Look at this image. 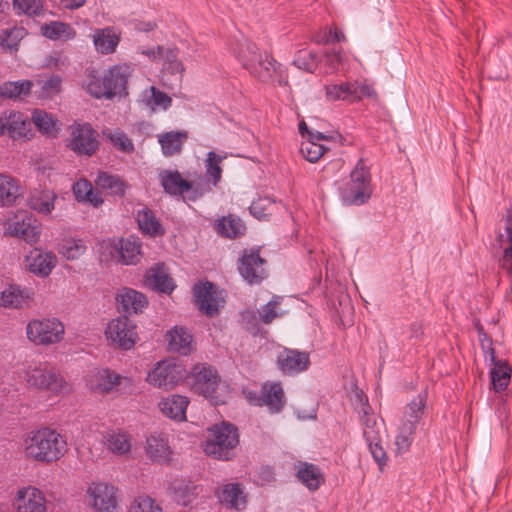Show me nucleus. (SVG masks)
<instances>
[{"mask_svg":"<svg viewBox=\"0 0 512 512\" xmlns=\"http://www.w3.org/2000/svg\"><path fill=\"white\" fill-rule=\"evenodd\" d=\"M127 512H163L159 503L148 495L134 498L127 508Z\"/></svg>","mask_w":512,"mask_h":512,"instance_id":"nucleus-57","label":"nucleus"},{"mask_svg":"<svg viewBox=\"0 0 512 512\" xmlns=\"http://www.w3.org/2000/svg\"><path fill=\"white\" fill-rule=\"evenodd\" d=\"M4 135L9 138L26 142L32 139L33 129L29 117L17 110H7L0 114Z\"/></svg>","mask_w":512,"mask_h":512,"instance_id":"nucleus-17","label":"nucleus"},{"mask_svg":"<svg viewBox=\"0 0 512 512\" xmlns=\"http://www.w3.org/2000/svg\"><path fill=\"white\" fill-rule=\"evenodd\" d=\"M100 250L123 265H136L142 258V242L133 236L105 239L100 243Z\"/></svg>","mask_w":512,"mask_h":512,"instance_id":"nucleus-10","label":"nucleus"},{"mask_svg":"<svg viewBox=\"0 0 512 512\" xmlns=\"http://www.w3.org/2000/svg\"><path fill=\"white\" fill-rule=\"evenodd\" d=\"M242 65L262 82H277L280 86L288 83L285 69L268 54H261L255 44L245 42L236 52Z\"/></svg>","mask_w":512,"mask_h":512,"instance_id":"nucleus-3","label":"nucleus"},{"mask_svg":"<svg viewBox=\"0 0 512 512\" xmlns=\"http://www.w3.org/2000/svg\"><path fill=\"white\" fill-rule=\"evenodd\" d=\"M104 335L111 347L121 350L132 349L138 341L137 326L126 316L110 320Z\"/></svg>","mask_w":512,"mask_h":512,"instance_id":"nucleus-13","label":"nucleus"},{"mask_svg":"<svg viewBox=\"0 0 512 512\" xmlns=\"http://www.w3.org/2000/svg\"><path fill=\"white\" fill-rule=\"evenodd\" d=\"M170 488L175 501L182 506L192 504L201 490L199 486L186 480H174Z\"/></svg>","mask_w":512,"mask_h":512,"instance_id":"nucleus-42","label":"nucleus"},{"mask_svg":"<svg viewBox=\"0 0 512 512\" xmlns=\"http://www.w3.org/2000/svg\"><path fill=\"white\" fill-rule=\"evenodd\" d=\"M41 34L52 41H71L76 37L75 29L68 23L62 21H50L40 28Z\"/></svg>","mask_w":512,"mask_h":512,"instance_id":"nucleus-36","label":"nucleus"},{"mask_svg":"<svg viewBox=\"0 0 512 512\" xmlns=\"http://www.w3.org/2000/svg\"><path fill=\"white\" fill-rule=\"evenodd\" d=\"M238 442V432L233 425L227 423L214 425L209 429V437L204 444V451L216 459L227 460Z\"/></svg>","mask_w":512,"mask_h":512,"instance_id":"nucleus-9","label":"nucleus"},{"mask_svg":"<svg viewBox=\"0 0 512 512\" xmlns=\"http://www.w3.org/2000/svg\"><path fill=\"white\" fill-rule=\"evenodd\" d=\"M217 228L220 234L230 238L242 235L245 231L243 222L233 216L223 217L218 221Z\"/></svg>","mask_w":512,"mask_h":512,"instance_id":"nucleus-55","label":"nucleus"},{"mask_svg":"<svg viewBox=\"0 0 512 512\" xmlns=\"http://www.w3.org/2000/svg\"><path fill=\"white\" fill-rule=\"evenodd\" d=\"M41 88L40 96L43 98H51L58 94L61 90L62 79L59 76H51L50 78L38 82Z\"/></svg>","mask_w":512,"mask_h":512,"instance_id":"nucleus-62","label":"nucleus"},{"mask_svg":"<svg viewBox=\"0 0 512 512\" xmlns=\"http://www.w3.org/2000/svg\"><path fill=\"white\" fill-rule=\"evenodd\" d=\"M187 378L185 367L175 359H166L156 363L147 373L146 382L157 388L172 390Z\"/></svg>","mask_w":512,"mask_h":512,"instance_id":"nucleus-11","label":"nucleus"},{"mask_svg":"<svg viewBox=\"0 0 512 512\" xmlns=\"http://www.w3.org/2000/svg\"><path fill=\"white\" fill-rule=\"evenodd\" d=\"M327 101L355 103L363 98H376L374 88L366 81L331 83L324 86Z\"/></svg>","mask_w":512,"mask_h":512,"instance_id":"nucleus-12","label":"nucleus"},{"mask_svg":"<svg viewBox=\"0 0 512 512\" xmlns=\"http://www.w3.org/2000/svg\"><path fill=\"white\" fill-rule=\"evenodd\" d=\"M298 478L311 491L317 490L324 483V476L321 470L309 463H301L298 472Z\"/></svg>","mask_w":512,"mask_h":512,"instance_id":"nucleus-48","label":"nucleus"},{"mask_svg":"<svg viewBox=\"0 0 512 512\" xmlns=\"http://www.w3.org/2000/svg\"><path fill=\"white\" fill-rule=\"evenodd\" d=\"M262 406L271 412H279L285 404L284 391L279 383H265L261 388Z\"/></svg>","mask_w":512,"mask_h":512,"instance_id":"nucleus-39","label":"nucleus"},{"mask_svg":"<svg viewBox=\"0 0 512 512\" xmlns=\"http://www.w3.org/2000/svg\"><path fill=\"white\" fill-rule=\"evenodd\" d=\"M265 263L266 261L260 257L258 250H245L239 260L238 270L246 282L259 284L267 277Z\"/></svg>","mask_w":512,"mask_h":512,"instance_id":"nucleus-20","label":"nucleus"},{"mask_svg":"<svg viewBox=\"0 0 512 512\" xmlns=\"http://www.w3.org/2000/svg\"><path fill=\"white\" fill-rule=\"evenodd\" d=\"M216 495L221 503L230 508L240 510L245 507L246 499L239 484H225Z\"/></svg>","mask_w":512,"mask_h":512,"instance_id":"nucleus-43","label":"nucleus"},{"mask_svg":"<svg viewBox=\"0 0 512 512\" xmlns=\"http://www.w3.org/2000/svg\"><path fill=\"white\" fill-rule=\"evenodd\" d=\"M24 27L13 26L0 31V48L10 53L18 50L20 41L26 36Z\"/></svg>","mask_w":512,"mask_h":512,"instance_id":"nucleus-50","label":"nucleus"},{"mask_svg":"<svg viewBox=\"0 0 512 512\" xmlns=\"http://www.w3.org/2000/svg\"><path fill=\"white\" fill-rule=\"evenodd\" d=\"M330 137L321 132H309V137L301 143L300 151L304 158L311 162H317L327 150L324 141H329Z\"/></svg>","mask_w":512,"mask_h":512,"instance_id":"nucleus-34","label":"nucleus"},{"mask_svg":"<svg viewBox=\"0 0 512 512\" xmlns=\"http://www.w3.org/2000/svg\"><path fill=\"white\" fill-rule=\"evenodd\" d=\"M31 121L38 131L48 138H57L62 129L61 122L53 114L43 109H34Z\"/></svg>","mask_w":512,"mask_h":512,"instance_id":"nucleus-33","label":"nucleus"},{"mask_svg":"<svg viewBox=\"0 0 512 512\" xmlns=\"http://www.w3.org/2000/svg\"><path fill=\"white\" fill-rule=\"evenodd\" d=\"M165 339L168 349L181 355H189L195 348L192 334L183 326L168 330Z\"/></svg>","mask_w":512,"mask_h":512,"instance_id":"nucleus-30","label":"nucleus"},{"mask_svg":"<svg viewBox=\"0 0 512 512\" xmlns=\"http://www.w3.org/2000/svg\"><path fill=\"white\" fill-rule=\"evenodd\" d=\"M11 504L16 512H48L44 491L32 484L18 486L13 492Z\"/></svg>","mask_w":512,"mask_h":512,"instance_id":"nucleus-15","label":"nucleus"},{"mask_svg":"<svg viewBox=\"0 0 512 512\" xmlns=\"http://www.w3.org/2000/svg\"><path fill=\"white\" fill-rule=\"evenodd\" d=\"M133 71V66L128 63H118L104 71L109 99L127 94L128 80Z\"/></svg>","mask_w":512,"mask_h":512,"instance_id":"nucleus-21","label":"nucleus"},{"mask_svg":"<svg viewBox=\"0 0 512 512\" xmlns=\"http://www.w3.org/2000/svg\"><path fill=\"white\" fill-rule=\"evenodd\" d=\"M73 194L77 201L86 202L94 207H98L103 203L101 194L94 191L91 182L86 179L78 180L72 188Z\"/></svg>","mask_w":512,"mask_h":512,"instance_id":"nucleus-46","label":"nucleus"},{"mask_svg":"<svg viewBox=\"0 0 512 512\" xmlns=\"http://www.w3.org/2000/svg\"><path fill=\"white\" fill-rule=\"evenodd\" d=\"M116 301L121 310L128 314H139L148 306V299L142 293L129 287L121 288L116 294Z\"/></svg>","mask_w":512,"mask_h":512,"instance_id":"nucleus-29","label":"nucleus"},{"mask_svg":"<svg viewBox=\"0 0 512 512\" xmlns=\"http://www.w3.org/2000/svg\"><path fill=\"white\" fill-rule=\"evenodd\" d=\"M187 377L191 390L209 399L214 405L224 403L223 393L226 387L221 384L217 370L205 363L196 364Z\"/></svg>","mask_w":512,"mask_h":512,"instance_id":"nucleus-5","label":"nucleus"},{"mask_svg":"<svg viewBox=\"0 0 512 512\" xmlns=\"http://www.w3.org/2000/svg\"><path fill=\"white\" fill-rule=\"evenodd\" d=\"M25 263L31 273L44 278L51 274L57 259L52 252L35 248L26 256Z\"/></svg>","mask_w":512,"mask_h":512,"instance_id":"nucleus-25","label":"nucleus"},{"mask_svg":"<svg viewBox=\"0 0 512 512\" xmlns=\"http://www.w3.org/2000/svg\"><path fill=\"white\" fill-rule=\"evenodd\" d=\"M95 50L102 55L116 52L121 41V32L116 27L97 28L91 35Z\"/></svg>","mask_w":512,"mask_h":512,"instance_id":"nucleus-26","label":"nucleus"},{"mask_svg":"<svg viewBox=\"0 0 512 512\" xmlns=\"http://www.w3.org/2000/svg\"><path fill=\"white\" fill-rule=\"evenodd\" d=\"M352 61L358 62L356 57H350L344 51H331L325 54L326 73L332 74L338 71H349L352 69Z\"/></svg>","mask_w":512,"mask_h":512,"instance_id":"nucleus-45","label":"nucleus"},{"mask_svg":"<svg viewBox=\"0 0 512 512\" xmlns=\"http://www.w3.org/2000/svg\"><path fill=\"white\" fill-rule=\"evenodd\" d=\"M104 135L110 140L111 144L123 153H132L134 144L131 139L120 129L108 130Z\"/></svg>","mask_w":512,"mask_h":512,"instance_id":"nucleus-59","label":"nucleus"},{"mask_svg":"<svg viewBox=\"0 0 512 512\" xmlns=\"http://www.w3.org/2000/svg\"><path fill=\"white\" fill-rule=\"evenodd\" d=\"M57 195L52 190H42L29 198V207L44 215L50 214L55 208Z\"/></svg>","mask_w":512,"mask_h":512,"instance_id":"nucleus-47","label":"nucleus"},{"mask_svg":"<svg viewBox=\"0 0 512 512\" xmlns=\"http://www.w3.org/2000/svg\"><path fill=\"white\" fill-rule=\"evenodd\" d=\"M87 386L96 394L107 395L121 389L130 390L133 387V381L130 377L122 376L106 368L95 371L89 377Z\"/></svg>","mask_w":512,"mask_h":512,"instance_id":"nucleus-16","label":"nucleus"},{"mask_svg":"<svg viewBox=\"0 0 512 512\" xmlns=\"http://www.w3.org/2000/svg\"><path fill=\"white\" fill-rule=\"evenodd\" d=\"M190 400L188 397L172 394L162 398L158 402V408L163 416L175 422H184L187 420L186 410Z\"/></svg>","mask_w":512,"mask_h":512,"instance_id":"nucleus-27","label":"nucleus"},{"mask_svg":"<svg viewBox=\"0 0 512 512\" xmlns=\"http://www.w3.org/2000/svg\"><path fill=\"white\" fill-rule=\"evenodd\" d=\"M33 87L30 80L10 81L0 86V96L8 99H17L27 96Z\"/></svg>","mask_w":512,"mask_h":512,"instance_id":"nucleus-53","label":"nucleus"},{"mask_svg":"<svg viewBox=\"0 0 512 512\" xmlns=\"http://www.w3.org/2000/svg\"><path fill=\"white\" fill-rule=\"evenodd\" d=\"M164 156L170 157L179 154L182 150L183 143L188 138L186 131H171L157 136Z\"/></svg>","mask_w":512,"mask_h":512,"instance_id":"nucleus-41","label":"nucleus"},{"mask_svg":"<svg viewBox=\"0 0 512 512\" xmlns=\"http://www.w3.org/2000/svg\"><path fill=\"white\" fill-rule=\"evenodd\" d=\"M5 234L35 243L40 235L37 220L25 211L15 214L5 223Z\"/></svg>","mask_w":512,"mask_h":512,"instance_id":"nucleus-18","label":"nucleus"},{"mask_svg":"<svg viewBox=\"0 0 512 512\" xmlns=\"http://www.w3.org/2000/svg\"><path fill=\"white\" fill-rule=\"evenodd\" d=\"M277 365L286 375H295L308 369L310 365L309 353L296 349L284 348L277 355Z\"/></svg>","mask_w":512,"mask_h":512,"instance_id":"nucleus-23","label":"nucleus"},{"mask_svg":"<svg viewBox=\"0 0 512 512\" xmlns=\"http://www.w3.org/2000/svg\"><path fill=\"white\" fill-rule=\"evenodd\" d=\"M372 195L371 175L368 166L360 159L350 173V179L341 188L340 197L347 205H363Z\"/></svg>","mask_w":512,"mask_h":512,"instance_id":"nucleus-7","label":"nucleus"},{"mask_svg":"<svg viewBox=\"0 0 512 512\" xmlns=\"http://www.w3.org/2000/svg\"><path fill=\"white\" fill-rule=\"evenodd\" d=\"M317 62V55L309 50L298 51L293 60L297 68L311 73L316 69Z\"/></svg>","mask_w":512,"mask_h":512,"instance_id":"nucleus-61","label":"nucleus"},{"mask_svg":"<svg viewBox=\"0 0 512 512\" xmlns=\"http://www.w3.org/2000/svg\"><path fill=\"white\" fill-rule=\"evenodd\" d=\"M282 299L283 298L280 296H273L272 299L263 306L260 311V319L263 323L269 324L274 319L280 318L287 313L286 310L279 307Z\"/></svg>","mask_w":512,"mask_h":512,"instance_id":"nucleus-58","label":"nucleus"},{"mask_svg":"<svg viewBox=\"0 0 512 512\" xmlns=\"http://www.w3.org/2000/svg\"><path fill=\"white\" fill-rule=\"evenodd\" d=\"M355 396L354 405L362 422L363 437L374 461L379 466L380 471H383L388 460L383 446L384 423L372 412L368 400L362 392H357Z\"/></svg>","mask_w":512,"mask_h":512,"instance_id":"nucleus-4","label":"nucleus"},{"mask_svg":"<svg viewBox=\"0 0 512 512\" xmlns=\"http://www.w3.org/2000/svg\"><path fill=\"white\" fill-rule=\"evenodd\" d=\"M144 452L151 462L157 464H169L174 454L168 435L158 431L147 435L144 443Z\"/></svg>","mask_w":512,"mask_h":512,"instance_id":"nucleus-19","label":"nucleus"},{"mask_svg":"<svg viewBox=\"0 0 512 512\" xmlns=\"http://www.w3.org/2000/svg\"><path fill=\"white\" fill-rule=\"evenodd\" d=\"M86 92L96 99H109L108 86L103 75H99L96 71L88 73L84 83Z\"/></svg>","mask_w":512,"mask_h":512,"instance_id":"nucleus-51","label":"nucleus"},{"mask_svg":"<svg viewBox=\"0 0 512 512\" xmlns=\"http://www.w3.org/2000/svg\"><path fill=\"white\" fill-rule=\"evenodd\" d=\"M34 302V292L19 285H9L0 293V307L5 309H27Z\"/></svg>","mask_w":512,"mask_h":512,"instance_id":"nucleus-24","label":"nucleus"},{"mask_svg":"<svg viewBox=\"0 0 512 512\" xmlns=\"http://www.w3.org/2000/svg\"><path fill=\"white\" fill-rule=\"evenodd\" d=\"M25 334L36 346H51L64 339L65 325L56 317L33 318L27 322Z\"/></svg>","mask_w":512,"mask_h":512,"instance_id":"nucleus-8","label":"nucleus"},{"mask_svg":"<svg viewBox=\"0 0 512 512\" xmlns=\"http://www.w3.org/2000/svg\"><path fill=\"white\" fill-rule=\"evenodd\" d=\"M167 63V68L172 73H181L184 70V67L182 63L177 59V55L175 53V50L167 49L164 58Z\"/></svg>","mask_w":512,"mask_h":512,"instance_id":"nucleus-64","label":"nucleus"},{"mask_svg":"<svg viewBox=\"0 0 512 512\" xmlns=\"http://www.w3.org/2000/svg\"><path fill=\"white\" fill-rule=\"evenodd\" d=\"M138 103L149 113H158L167 111L172 105V99L155 86H150L140 93Z\"/></svg>","mask_w":512,"mask_h":512,"instance_id":"nucleus-28","label":"nucleus"},{"mask_svg":"<svg viewBox=\"0 0 512 512\" xmlns=\"http://www.w3.org/2000/svg\"><path fill=\"white\" fill-rule=\"evenodd\" d=\"M167 49L162 46H141L138 48V53L145 56L151 62H158L164 58Z\"/></svg>","mask_w":512,"mask_h":512,"instance_id":"nucleus-63","label":"nucleus"},{"mask_svg":"<svg viewBox=\"0 0 512 512\" xmlns=\"http://www.w3.org/2000/svg\"><path fill=\"white\" fill-rule=\"evenodd\" d=\"M95 183L99 188L109 190L114 195H123L127 188L126 183L119 176L106 172H99Z\"/></svg>","mask_w":512,"mask_h":512,"instance_id":"nucleus-54","label":"nucleus"},{"mask_svg":"<svg viewBox=\"0 0 512 512\" xmlns=\"http://www.w3.org/2000/svg\"><path fill=\"white\" fill-rule=\"evenodd\" d=\"M226 157L227 155L225 153L222 155L213 151L207 153V157L205 159L206 175L212 178L214 186H216L221 180L222 169L220 167V163L226 159Z\"/></svg>","mask_w":512,"mask_h":512,"instance_id":"nucleus-56","label":"nucleus"},{"mask_svg":"<svg viewBox=\"0 0 512 512\" xmlns=\"http://www.w3.org/2000/svg\"><path fill=\"white\" fill-rule=\"evenodd\" d=\"M103 444L113 455L126 457L132 450V436L120 429L112 430L104 435Z\"/></svg>","mask_w":512,"mask_h":512,"instance_id":"nucleus-31","label":"nucleus"},{"mask_svg":"<svg viewBox=\"0 0 512 512\" xmlns=\"http://www.w3.org/2000/svg\"><path fill=\"white\" fill-rule=\"evenodd\" d=\"M416 427L410 422H400L394 437V453L401 456L407 453L413 443Z\"/></svg>","mask_w":512,"mask_h":512,"instance_id":"nucleus-44","label":"nucleus"},{"mask_svg":"<svg viewBox=\"0 0 512 512\" xmlns=\"http://www.w3.org/2000/svg\"><path fill=\"white\" fill-rule=\"evenodd\" d=\"M136 220L141 232L149 237H159L165 233L164 227L156 218L153 211L146 207L137 211Z\"/></svg>","mask_w":512,"mask_h":512,"instance_id":"nucleus-38","label":"nucleus"},{"mask_svg":"<svg viewBox=\"0 0 512 512\" xmlns=\"http://www.w3.org/2000/svg\"><path fill=\"white\" fill-rule=\"evenodd\" d=\"M426 400V391L420 392L415 398H413L406 405L401 422H410L414 427H416L424 415Z\"/></svg>","mask_w":512,"mask_h":512,"instance_id":"nucleus-49","label":"nucleus"},{"mask_svg":"<svg viewBox=\"0 0 512 512\" xmlns=\"http://www.w3.org/2000/svg\"><path fill=\"white\" fill-rule=\"evenodd\" d=\"M86 250L87 246L84 240L80 238L63 239L58 247V253L69 261L80 258Z\"/></svg>","mask_w":512,"mask_h":512,"instance_id":"nucleus-52","label":"nucleus"},{"mask_svg":"<svg viewBox=\"0 0 512 512\" xmlns=\"http://www.w3.org/2000/svg\"><path fill=\"white\" fill-rule=\"evenodd\" d=\"M19 375L31 390L49 392L55 396L72 392L71 383L47 362H28Z\"/></svg>","mask_w":512,"mask_h":512,"instance_id":"nucleus-2","label":"nucleus"},{"mask_svg":"<svg viewBox=\"0 0 512 512\" xmlns=\"http://www.w3.org/2000/svg\"><path fill=\"white\" fill-rule=\"evenodd\" d=\"M159 179L162 187L169 194L184 196L192 190L191 184L184 180L178 171L163 170L159 173Z\"/></svg>","mask_w":512,"mask_h":512,"instance_id":"nucleus-35","label":"nucleus"},{"mask_svg":"<svg viewBox=\"0 0 512 512\" xmlns=\"http://www.w3.org/2000/svg\"><path fill=\"white\" fill-rule=\"evenodd\" d=\"M13 7L18 14L38 16L44 10V0H13Z\"/></svg>","mask_w":512,"mask_h":512,"instance_id":"nucleus-60","label":"nucleus"},{"mask_svg":"<svg viewBox=\"0 0 512 512\" xmlns=\"http://www.w3.org/2000/svg\"><path fill=\"white\" fill-rule=\"evenodd\" d=\"M22 452L28 461L51 464L67 452L65 436L49 427L31 430L22 439Z\"/></svg>","mask_w":512,"mask_h":512,"instance_id":"nucleus-1","label":"nucleus"},{"mask_svg":"<svg viewBox=\"0 0 512 512\" xmlns=\"http://www.w3.org/2000/svg\"><path fill=\"white\" fill-rule=\"evenodd\" d=\"M490 361L494 364L491 370V380L495 391L500 392L506 389L510 380L511 368L504 361H496L494 349L489 347L487 351Z\"/></svg>","mask_w":512,"mask_h":512,"instance_id":"nucleus-37","label":"nucleus"},{"mask_svg":"<svg viewBox=\"0 0 512 512\" xmlns=\"http://www.w3.org/2000/svg\"><path fill=\"white\" fill-rule=\"evenodd\" d=\"M145 284L152 290L170 294L176 284L163 264L150 268L145 275Z\"/></svg>","mask_w":512,"mask_h":512,"instance_id":"nucleus-32","label":"nucleus"},{"mask_svg":"<svg viewBox=\"0 0 512 512\" xmlns=\"http://www.w3.org/2000/svg\"><path fill=\"white\" fill-rule=\"evenodd\" d=\"M194 300L198 309L207 316H214L223 304L216 288L211 282H200L193 288Z\"/></svg>","mask_w":512,"mask_h":512,"instance_id":"nucleus-22","label":"nucleus"},{"mask_svg":"<svg viewBox=\"0 0 512 512\" xmlns=\"http://www.w3.org/2000/svg\"><path fill=\"white\" fill-rule=\"evenodd\" d=\"M21 195L19 181L8 173H0V205H12Z\"/></svg>","mask_w":512,"mask_h":512,"instance_id":"nucleus-40","label":"nucleus"},{"mask_svg":"<svg viewBox=\"0 0 512 512\" xmlns=\"http://www.w3.org/2000/svg\"><path fill=\"white\" fill-rule=\"evenodd\" d=\"M66 146L78 156H92L98 150V132L89 123L75 122L69 126Z\"/></svg>","mask_w":512,"mask_h":512,"instance_id":"nucleus-14","label":"nucleus"},{"mask_svg":"<svg viewBox=\"0 0 512 512\" xmlns=\"http://www.w3.org/2000/svg\"><path fill=\"white\" fill-rule=\"evenodd\" d=\"M84 502L93 512H117L120 507L119 489L106 480H91L86 483Z\"/></svg>","mask_w":512,"mask_h":512,"instance_id":"nucleus-6","label":"nucleus"}]
</instances>
